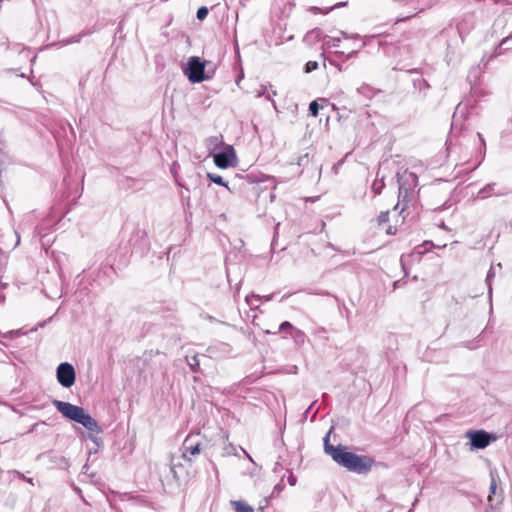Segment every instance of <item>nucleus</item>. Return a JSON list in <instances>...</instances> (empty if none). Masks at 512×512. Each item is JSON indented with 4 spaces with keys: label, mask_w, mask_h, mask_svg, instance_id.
<instances>
[{
    "label": "nucleus",
    "mask_w": 512,
    "mask_h": 512,
    "mask_svg": "<svg viewBox=\"0 0 512 512\" xmlns=\"http://www.w3.org/2000/svg\"><path fill=\"white\" fill-rule=\"evenodd\" d=\"M329 431L324 437V451L330 455L334 462L346 468L350 472L357 474H367L373 467L375 461L372 457L367 455H357L348 451V448L343 445L333 446L329 443Z\"/></svg>",
    "instance_id": "1"
},
{
    "label": "nucleus",
    "mask_w": 512,
    "mask_h": 512,
    "mask_svg": "<svg viewBox=\"0 0 512 512\" xmlns=\"http://www.w3.org/2000/svg\"><path fill=\"white\" fill-rule=\"evenodd\" d=\"M52 404L65 418L83 425L91 432L102 433L103 430L99 423L83 407L56 399L52 401Z\"/></svg>",
    "instance_id": "2"
},
{
    "label": "nucleus",
    "mask_w": 512,
    "mask_h": 512,
    "mask_svg": "<svg viewBox=\"0 0 512 512\" xmlns=\"http://www.w3.org/2000/svg\"><path fill=\"white\" fill-rule=\"evenodd\" d=\"M397 181L399 184L398 204L394 207L397 209L400 203H403L402 211L406 207V203L411 201L414 189L418 185V176L414 172L404 170L397 173Z\"/></svg>",
    "instance_id": "3"
},
{
    "label": "nucleus",
    "mask_w": 512,
    "mask_h": 512,
    "mask_svg": "<svg viewBox=\"0 0 512 512\" xmlns=\"http://www.w3.org/2000/svg\"><path fill=\"white\" fill-rule=\"evenodd\" d=\"M207 62H202L197 56L189 58L186 66L183 68V73L187 76L188 80L192 83H200L211 78L209 74L205 73Z\"/></svg>",
    "instance_id": "4"
},
{
    "label": "nucleus",
    "mask_w": 512,
    "mask_h": 512,
    "mask_svg": "<svg viewBox=\"0 0 512 512\" xmlns=\"http://www.w3.org/2000/svg\"><path fill=\"white\" fill-rule=\"evenodd\" d=\"M56 378L64 388L73 386L76 380V372L73 365L68 362L60 363L56 369Z\"/></svg>",
    "instance_id": "5"
},
{
    "label": "nucleus",
    "mask_w": 512,
    "mask_h": 512,
    "mask_svg": "<svg viewBox=\"0 0 512 512\" xmlns=\"http://www.w3.org/2000/svg\"><path fill=\"white\" fill-rule=\"evenodd\" d=\"M213 158L217 167L226 169L234 165L236 159L235 150L231 145H227L223 151L215 153Z\"/></svg>",
    "instance_id": "6"
},
{
    "label": "nucleus",
    "mask_w": 512,
    "mask_h": 512,
    "mask_svg": "<svg viewBox=\"0 0 512 512\" xmlns=\"http://www.w3.org/2000/svg\"><path fill=\"white\" fill-rule=\"evenodd\" d=\"M468 437L470 438L472 448L476 449L486 448L492 440V436L483 430L468 432Z\"/></svg>",
    "instance_id": "7"
},
{
    "label": "nucleus",
    "mask_w": 512,
    "mask_h": 512,
    "mask_svg": "<svg viewBox=\"0 0 512 512\" xmlns=\"http://www.w3.org/2000/svg\"><path fill=\"white\" fill-rule=\"evenodd\" d=\"M200 443L195 442L192 436H187L183 442V454L182 457L191 461L189 456H194L200 454Z\"/></svg>",
    "instance_id": "8"
},
{
    "label": "nucleus",
    "mask_w": 512,
    "mask_h": 512,
    "mask_svg": "<svg viewBox=\"0 0 512 512\" xmlns=\"http://www.w3.org/2000/svg\"><path fill=\"white\" fill-rule=\"evenodd\" d=\"M497 183L492 182L487 185H485L480 191L478 192V197L481 199H486L492 195L495 196H504L506 195V191H496Z\"/></svg>",
    "instance_id": "9"
},
{
    "label": "nucleus",
    "mask_w": 512,
    "mask_h": 512,
    "mask_svg": "<svg viewBox=\"0 0 512 512\" xmlns=\"http://www.w3.org/2000/svg\"><path fill=\"white\" fill-rule=\"evenodd\" d=\"M290 336L294 340V343L297 346H302L305 343V341H306V334L302 330H300L298 328H294L290 332Z\"/></svg>",
    "instance_id": "10"
},
{
    "label": "nucleus",
    "mask_w": 512,
    "mask_h": 512,
    "mask_svg": "<svg viewBox=\"0 0 512 512\" xmlns=\"http://www.w3.org/2000/svg\"><path fill=\"white\" fill-rule=\"evenodd\" d=\"M273 298V294L260 297L259 295L251 294L246 296V302L250 307H257L255 302H259L261 299L264 301H270Z\"/></svg>",
    "instance_id": "11"
},
{
    "label": "nucleus",
    "mask_w": 512,
    "mask_h": 512,
    "mask_svg": "<svg viewBox=\"0 0 512 512\" xmlns=\"http://www.w3.org/2000/svg\"><path fill=\"white\" fill-rule=\"evenodd\" d=\"M223 143L221 136H211L206 140V146L209 150H216Z\"/></svg>",
    "instance_id": "12"
},
{
    "label": "nucleus",
    "mask_w": 512,
    "mask_h": 512,
    "mask_svg": "<svg viewBox=\"0 0 512 512\" xmlns=\"http://www.w3.org/2000/svg\"><path fill=\"white\" fill-rule=\"evenodd\" d=\"M236 512H253V508L242 501H231Z\"/></svg>",
    "instance_id": "13"
},
{
    "label": "nucleus",
    "mask_w": 512,
    "mask_h": 512,
    "mask_svg": "<svg viewBox=\"0 0 512 512\" xmlns=\"http://www.w3.org/2000/svg\"><path fill=\"white\" fill-rule=\"evenodd\" d=\"M207 177L209 178V180L217 185H221V186H224L226 187L229 191H231L230 187L228 186V183L225 182L223 180V178L218 175V174H214V173H208L207 174Z\"/></svg>",
    "instance_id": "14"
},
{
    "label": "nucleus",
    "mask_w": 512,
    "mask_h": 512,
    "mask_svg": "<svg viewBox=\"0 0 512 512\" xmlns=\"http://www.w3.org/2000/svg\"><path fill=\"white\" fill-rule=\"evenodd\" d=\"M357 92L368 99H370L374 95L373 88L367 84H363L359 88H357Z\"/></svg>",
    "instance_id": "15"
},
{
    "label": "nucleus",
    "mask_w": 512,
    "mask_h": 512,
    "mask_svg": "<svg viewBox=\"0 0 512 512\" xmlns=\"http://www.w3.org/2000/svg\"><path fill=\"white\" fill-rule=\"evenodd\" d=\"M186 360H187V364L189 365V367L191 368V370L193 372H196L199 368V359H198V356L197 355H193L192 357H186Z\"/></svg>",
    "instance_id": "16"
},
{
    "label": "nucleus",
    "mask_w": 512,
    "mask_h": 512,
    "mask_svg": "<svg viewBox=\"0 0 512 512\" xmlns=\"http://www.w3.org/2000/svg\"><path fill=\"white\" fill-rule=\"evenodd\" d=\"M384 186H385V184H384L383 178L380 180L376 179L372 184V190H373L374 194L379 195L382 192Z\"/></svg>",
    "instance_id": "17"
},
{
    "label": "nucleus",
    "mask_w": 512,
    "mask_h": 512,
    "mask_svg": "<svg viewBox=\"0 0 512 512\" xmlns=\"http://www.w3.org/2000/svg\"><path fill=\"white\" fill-rule=\"evenodd\" d=\"M495 274H494V271H493V267H491L487 273V276H486V283H487V286H488V293H489V298L491 299L492 297V279L494 278Z\"/></svg>",
    "instance_id": "18"
},
{
    "label": "nucleus",
    "mask_w": 512,
    "mask_h": 512,
    "mask_svg": "<svg viewBox=\"0 0 512 512\" xmlns=\"http://www.w3.org/2000/svg\"><path fill=\"white\" fill-rule=\"evenodd\" d=\"M324 40H325V45H327L328 47H338L341 42V38H339V37L325 36Z\"/></svg>",
    "instance_id": "19"
},
{
    "label": "nucleus",
    "mask_w": 512,
    "mask_h": 512,
    "mask_svg": "<svg viewBox=\"0 0 512 512\" xmlns=\"http://www.w3.org/2000/svg\"><path fill=\"white\" fill-rule=\"evenodd\" d=\"M6 147V140L4 138V135L0 132V165L4 162L5 158V150Z\"/></svg>",
    "instance_id": "20"
},
{
    "label": "nucleus",
    "mask_w": 512,
    "mask_h": 512,
    "mask_svg": "<svg viewBox=\"0 0 512 512\" xmlns=\"http://www.w3.org/2000/svg\"><path fill=\"white\" fill-rule=\"evenodd\" d=\"M208 12L209 10L206 6H201L200 8H198L196 13L197 19L203 21L207 17Z\"/></svg>",
    "instance_id": "21"
},
{
    "label": "nucleus",
    "mask_w": 512,
    "mask_h": 512,
    "mask_svg": "<svg viewBox=\"0 0 512 512\" xmlns=\"http://www.w3.org/2000/svg\"><path fill=\"white\" fill-rule=\"evenodd\" d=\"M511 39H512V33L509 36H507L501 40L499 47L496 48V50H495V56H499V55L503 54V50L501 49V46L505 45Z\"/></svg>",
    "instance_id": "22"
},
{
    "label": "nucleus",
    "mask_w": 512,
    "mask_h": 512,
    "mask_svg": "<svg viewBox=\"0 0 512 512\" xmlns=\"http://www.w3.org/2000/svg\"><path fill=\"white\" fill-rule=\"evenodd\" d=\"M309 112L314 117H316L318 115V113H319V104L317 103L316 100L312 101L309 104Z\"/></svg>",
    "instance_id": "23"
},
{
    "label": "nucleus",
    "mask_w": 512,
    "mask_h": 512,
    "mask_svg": "<svg viewBox=\"0 0 512 512\" xmlns=\"http://www.w3.org/2000/svg\"><path fill=\"white\" fill-rule=\"evenodd\" d=\"M377 221L379 225L387 223L389 221V211H382L379 214Z\"/></svg>",
    "instance_id": "24"
},
{
    "label": "nucleus",
    "mask_w": 512,
    "mask_h": 512,
    "mask_svg": "<svg viewBox=\"0 0 512 512\" xmlns=\"http://www.w3.org/2000/svg\"><path fill=\"white\" fill-rule=\"evenodd\" d=\"M294 328L295 327L289 321H284L279 326V332H285L286 330H290L291 332Z\"/></svg>",
    "instance_id": "25"
},
{
    "label": "nucleus",
    "mask_w": 512,
    "mask_h": 512,
    "mask_svg": "<svg viewBox=\"0 0 512 512\" xmlns=\"http://www.w3.org/2000/svg\"><path fill=\"white\" fill-rule=\"evenodd\" d=\"M318 68V62L317 61H309L305 65V72L309 73Z\"/></svg>",
    "instance_id": "26"
},
{
    "label": "nucleus",
    "mask_w": 512,
    "mask_h": 512,
    "mask_svg": "<svg viewBox=\"0 0 512 512\" xmlns=\"http://www.w3.org/2000/svg\"><path fill=\"white\" fill-rule=\"evenodd\" d=\"M496 489H497V484H496L495 479L492 477L491 483H490V494H495L496 493ZM488 500L490 502L492 501L491 495H489Z\"/></svg>",
    "instance_id": "27"
},
{
    "label": "nucleus",
    "mask_w": 512,
    "mask_h": 512,
    "mask_svg": "<svg viewBox=\"0 0 512 512\" xmlns=\"http://www.w3.org/2000/svg\"><path fill=\"white\" fill-rule=\"evenodd\" d=\"M310 36H314L317 39H321L323 37V32L321 29H314L309 33Z\"/></svg>",
    "instance_id": "28"
},
{
    "label": "nucleus",
    "mask_w": 512,
    "mask_h": 512,
    "mask_svg": "<svg viewBox=\"0 0 512 512\" xmlns=\"http://www.w3.org/2000/svg\"><path fill=\"white\" fill-rule=\"evenodd\" d=\"M296 482H297L296 477L293 474H290L288 477L289 485L294 486L296 484Z\"/></svg>",
    "instance_id": "29"
},
{
    "label": "nucleus",
    "mask_w": 512,
    "mask_h": 512,
    "mask_svg": "<svg viewBox=\"0 0 512 512\" xmlns=\"http://www.w3.org/2000/svg\"><path fill=\"white\" fill-rule=\"evenodd\" d=\"M344 5H346L345 2H340V3L335 4L333 7L329 8V10H333L335 8H339V7H342Z\"/></svg>",
    "instance_id": "30"
},
{
    "label": "nucleus",
    "mask_w": 512,
    "mask_h": 512,
    "mask_svg": "<svg viewBox=\"0 0 512 512\" xmlns=\"http://www.w3.org/2000/svg\"><path fill=\"white\" fill-rule=\"evenodd\" d=\"M265 95L266 94H265V90L264 89H261V90L257 91V93H256V97H258V98L262 97V96H265Z\"/></svg>",
    "instance_id": "31"
},
{
    "label": "nucleus",
    "mask_w": 512,
    "mask_h": 512,
    "mask_svg": "<svg viewBox=\"0 0 512 512\" xmlns=\"http://www.w3.org/2000/svg\"><path fill=\"white\" fill-rule=\"evenodd\" d=\"M95 444L99 445L100 439L97 436L89 437Z\"/></svg>",
    "instance_id": "32"
},
{
    "label": "nucleus",
    "mask_w": 512,
    "mask_h": 512,
    "mask_svg": "<svg viewBox=\"0 0 512 512\" xmlns=\"http://www.w3.org/2000/svg\"><path fill=\"white\" fill-rule=\"evenodd\" d=\"M176 166H177V164L173 163L172 167H171V172H172V174L174 175L175 178H176Z\"/></svg>",
    "instance_id": "33"
},
{
    "label": "nucleus",
    "mask_w": 512,
    "mask_h": 512,
    "mask_svg": "<svg viewBox=\"0 0 512 512\" xmlns=\"http://www.w3.org/2000/svg\"><path fill=\"white\" fill-rule=\"evenodd\" d=\"M359 49L358 50H353L351 51L348 55H347V58H350V57H353L355 56L357 53H358Z\"/></svg>",
    "instance_id": "34"
},
{
    "label": "nucleus",
    "mask_w": 512,
    "mask_h": 512,
    "mask_svg": "<svg viewBox=\"0 0 512 512\" xmlns=\"http://www.w3.org/2000/svg\"><path fill=\"white\" fill-rule=\"evenodd\" d=\"M326 332V329L324 327H319L316 331L317 334L319 333H325Z\"/></svg>",
    "instance_id": "35"
},
{
    "label": "nucleus",
    "mask_w": 512,
    "mask_h": 512,
    "mask_svg": "<svg viewBox=\"0 0 512 512\" xmlns=\"http://www.w3.org/2000/svg\"><path fill=\"white\" fill-rule=\"evenodd\" d=\"M279 467H280V464L276 463V465L274 467V472H277L279 470Z\"/></svg>",
    "instance_id": "36"
},
{
    "label": "nucleus",
    "mask_w": 512,
    "mask_h": 512,
    "mask_svg": "<svg viewBox=\"0 0 512 512\" xmlns=\"http://www.w3.org/2000/svg\"><path fill=\"white\" fill-rule=\"evenodd\" d=\"M341 34H342V35H343V37H344V38H346V39L350 37L346 32H343V31H342V32H341Z\"/></svg>",
    "instance_id": "37"
},
{
    "label": "nucleus",
    "mask_w": 512,
    "mask_h": 512,
    "mask_svg": "<svg viewBox=\"0 0 512 512\" xmlns=\"http://www.w3.org/2000/svg\"><path fill=\"white\" fill-rule=\"evenodd\" d=\"M387 233H388V234H394L395 232H393V231H392V227H389V228L387 229Z\"/></svg>",
    "instance_id": "38"
},
{
    "label": "nucleus",
    "mask_w": 512,
    "mask_h": 512,
    "mask_svg": "<svg viewBox=\"0 0 512 512\" xmlns=\"http://www.w3.org/2000/svg\"><path fill=\"white\" fill-rule=\"evenodd\" d=\"M265 97L268 99V100H272V95L270 93L266 94Z\"/></svg>",
    "instance_id": "39"
},
{
    "label": "nucleus",
    "mask_w": 512,
    "mask_h": 512,
    "mask_svg": "<svg viewBox=\"0 0 512 512\" xmlns=\"http://www.w3.org/2000/svg\"><path fill=\"white\" fill-rule=\"evenodd\" d=\"M65 124L68 126V128L71 130V132L74 134L72 126L69 123H65Z\"/></svg>",
    "instance_id": "40"
},
{
    "label": "nucleus",
    "mask_w": 512,
    "mask_h": 512,
    "mask_svg": "<svg viewBox=\"0 0 512 512\" xmlns=\"http://www.w3.org/2000/svg\"><path fill=\"white\" fill-rule=\"evenodd\" d=\"M5 300V296L4 295H0V302H4Z\"/></svg>",
    "instance_id": "41"
},
{
    "label": "nucleus",
    "mask_w": 512,
    "mask_h": 512,
    "mask_svg": "<svg viewBox=\"0 0 512 512\" xmlns=\"http://www.w3.org/2000/svg\"><path fill=\"white\" fill-rule=\"evenodd\" d=\"M37 425H38L37 423H36V424H33L32 428L30 429V432H32V431L35 429V427H36Z\"/></svg>",
    "instance_id": "42"
},
{
    "label": "nucleus",
    "mask_w": 512,
    "mask_h": 512,
    "mask_svg": "<svg viewBox=\"0 0 512 512\" xmlns=\"http://www.w3.org/2000/svg\"><path fill=\"white\" fill-rule=\"evenodd\" d=\"M288 296H289V295H284V296H282L281 301H283V300L287 299V298H288Z\"/></svg>",
    "instance_id": "43"
},
{
    "label": "nucleus",
    "mask_w": 512,
    "mask_h": 512,
    "mask_svg": "<svg viewBox=\"0 0 512 512\" xmlns=\"http://www.w3.org/2000/svg\"><path fill=\"white\" fill-rule=\"evenodd\" d=\"M5 287H6L5 283H0V288H5Z\"/></svg>",
    "instance_id": "44"
},
{
    "label": "nucleus",
    "mask_w": 512,
    "mask_h": 512,
    "mask_svg": "<svg viewBox=\"0 0 512 512\" xmlns=\"http://www.w3.org/2000/svg\"><path fill=\"white\" fill-rule=\"evenodd\" d=\"M275 489H281L280 483L275 486Z\"/></svg>",
    "instance_id": "45"
},
{
    "label": "nucleus",
    "mask_w": 512,
    "mask_h": 512,
    "mask_svg": "<svg viewBox=\"0 0 512 512\" xmlns=\"http://www.w3.org/2000/svg\"><path fill=\"white\" fill-rule=\"evenodd\" d=\"M16 473H17V475H18L19 477H23V478H24V476H23L20 472H16Z\"/></svg>",
    "instance_id": "46"
},
{
    "label": "nucleus",
    "mask_w": 512,
    "mask_h": 512,
    "mask_svg": "<svg viewBox=\"0 0 512 512\" xmlns=\"http://www.w3.org/2000/svg\"><path fill=\"white\" fill-rule=\"evenodd\" d=\"M422 82L425 84L426 87H429V84H427L424 80Z\"/></svg>",
    "instance_id": "47"
},
{
    "label": "nucleus",
    "mask_w": 512,
    "mask_h": 512,
    "mask_svg": "<svg viewBox=\"0 0 512 512\" xmlns=\"http://www.w3.org/2000/svg\"><path fill=\"white\" fill-rule=\"evenodd\" d=\"M321 295H329L328 292H322Z\"/></svg>",
    "instance_id": "48"
}]
</instances>
